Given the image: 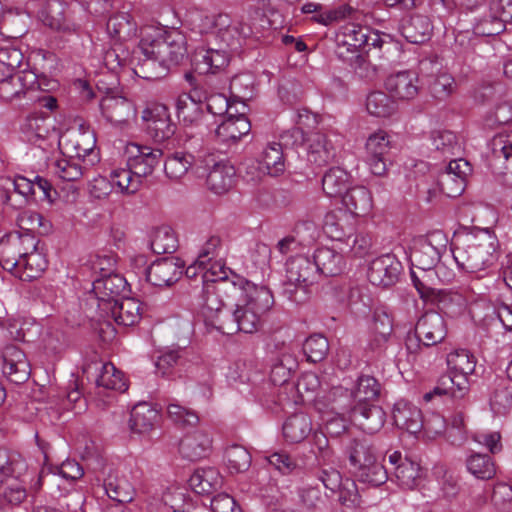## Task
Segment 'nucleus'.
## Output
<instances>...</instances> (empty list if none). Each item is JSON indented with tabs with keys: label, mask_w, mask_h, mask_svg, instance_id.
<instances>
[{
	"label": "nucleus",
	"mask_w": 512,
	"mask_h": 512,
	"mask_svg": "<svg viewBox=\"0 0 512 512\" xmlns=\"http://www.w3.org/2000/svg\"><path fill=\"white\" fill-rule=\"evenodd\" d=\"M250 27H242L239 31L236 26H227L212 32L208 35L218 40V47H213L209 39L207 46H198L192 56V62L195 70L199 74H216L224 70L230 61L228 49H236L240 45V38L246 37L251 33Z\"/></svg>",
	"instance_id": "f257e3e1"
},
{
	"label": "nucleus",
	"mask_w": 512,
	"mask_h": 512,
	"mask_svg": "<svg viewBox=\"0 0 512 512\" xmlns=\"http://www.w3.org/2000/svg\"><path fill=\"white\" fill-rule=\"evenodd\" d=\"M451 251L458 267L468 273L484 271L496 261L494 238L487 231L458 237Z\"/></svg>",
	"instance_id": "f03ea898"
},
{
	"label": "nucleus",
	"mask_w": 512,
	"mask_h": 512,
	"mask_svg": "<svg viewBox=\"0 0 512 512\" xmlns=\"http://www.w3.org/2000/svg\"><path fill=\"white\" fill-rule=\"evenodd\" d=\"M139 51L156 55L168 69L177 66L187 58L186 36L177 29L163 30L148 28L142 31Z\"/></svg>",
	"instance_id": "7ed1b4c3"
},
{
	"label": "nucleus",
	"mask_w": 512,
	"mask_h": 512,
	"mask_svg": "<svg viewBox=\"0 0 512 512\" xmlns=\"http://www.w3.org/2000/svg\"><path fill=\"white\" fill-rule=\"evenodd\" d=\"M220 274L217 278H211L215 272L203 274V288L200 295L199 306L204 318V322L211 320L215 313L222 307L232 305V301L240 300L244 295V290L228 279V274L220 268Z\"/></svg>",
	"instance_id": "20e7f679"
},
{
	"label": "nucleus",
	"mask_w": 512,
	"mask_h": 512,
	"mask_svg": "<svg viewBox=\"0 0 512 512\" xmlns=\"http://www.w3.org/2000/svg\"><path fill=\"white\" fill-rule=\"evenodd\" d=\"M310 121L315 122V116L305 110L298 113L297 124L299 127L285 131L280 136V142L269 143L263 150L259 159V169L270 176H278L285 170V152L289 146H293L304 140L303 126H309Z\"/></svg>",
	"instance_id": "39448f33"
},
{
	"label": "nucleus",
	"mask_w": 512,
	"mask_h": 512,
	"mask_svg": "<svg viewBox=\"0 0 512 512\" xmlns=\"http://www.w3.org/2000/svg\"><path fill=\"white\" fill-rule=\"evenodd\" d=\"M242 303L236 300V317L239 331L253 333L257 330L261 317L272 307L273 296L264 288H254L249 294L244 292Z\"/></svg>",
	"instance_id": "423d86ee"
},
{
	"label": "nucleus",
	"mask_w": 512,
	"mask_h": 512,
	"mask_svg": "<svg viewBox=\"0 0 512 512\" xmlns=\"http://www.w3.org/2000/svg\"><path fill=\"white\" fill-rule=\"evenodd\" d=\"M196 175L206 177L209 190L215 194H223L234 185L236 171L228 162L218 160L215 154L205 152L198 155Z\"/></svg>",
	"instance_id": "0eeeda50"
},
{
	"label": "nucleus",
	"mask_w": 512,
	"mask_h": 512,
	"mask_svg": "<svg viewBox=\"0 0 512 512\" xmlns=\"http://www.w3.org/2000/svg\"><path fill=\"white\" fill-rule=\"evenodd\" d=\"M318 270L312 258L304 255L291 257L286 262V275L283 283V293L294 302L302 299L296 297L298 289L306 292L307 288L317 282Z\"/></svg>",
	"instance_id": "6e6552de"
},
{
	"label": "nucleus",
	"mask_w": 512,
	"mask_h": 512,
	"mask_svg": "<svg viewBox=\"0 0 512 512\" xmlns=\"http://www.w3.org/2000/svg\"><path fill=\"white\" fill-rule=\"evenodd\" d=\"M447 245L448 238L441 230L414 239L410 253L412 268L431 269L440 266L439 261Z\"/></svg>",
	"instance_id": "1a4fd4ad"
},
{
	"label": "nucleus",
	"mask_w": 512,
	"mask_h": 512,
	"mask_svg": "<svg viewBox=\"0 0 512 512\" xmlns=\"http://www.w3.org/2000/svg\"><path fill=\"white\" fill-rule=\"evenodd\" d=\"M415 339L406 340L409 352H416L422 346L431 347L441 343L447 336V325L443 316L436 311L425 312L416 322Z\"/></svg>",
	"instance_id": "9d476101"
},
{
	"label": "nucleus",
	"mask_w": 512,
	"mask_h": 512,
	"mask_svg": "<svg viewBox=\"0 0 512 512\" xmlns=\"http://www.w3.org/2000/svg\"><path fill=\"white\" fill-rule=\"evenodd\" d=\"M38 245L33 234L14 232L0 239V265L3 269L17 274L20 260Z\"/></svg>",
	"instance_id": "9b49d317"
},
{
	"label": "nucleus",
	"mask_w": 512,
	"mask_h": 512,
	"mask_svg": "<svg viewBox=\"0 0 512 512\" xmlns=\"http://www.w3.org/2000/svg\"><path fill=\"white\" fill-rule=\"evenodd\" d=\"M58 144L67 155L82 160L87 165H94L99 160L95 151L96 138L91 131L67 130L59 137Z\"/></svg>",
	"instance_id": "f8f14e48"
},
{
	"label": "nucleus",
	"mask_w": 512,
	"mask_h": 512,
	"mask_svg": "<svg viewBox=\"0 0 512 512\" xmlns=\"http://www.w3.org/2000/svg\"><path fill=\"white\" fill-rule=\"evenodd\" d=\"M23 138L46 151L53 147L55 128L48 113L36 112L28 115L20 126Z\"/></svg>",
	"instance_id": "ddd939ff"
},
{
	"label": "nucleus",
	"mask_w": 512,
	"mask_h": 512,
	"mask_svg": "<svg viewBox=\"0 0 512 512\" xmlns=\"http://www.w3.org/2000/svg\"><path fill=\"white\" fill-rule=\"evenodd\" d=\"M447 365L450 370L447 375L454 378L457 386L454 394L457 397H464L469 391L468 377L475 371V356L465 349L456 350L448 354Z\"/></svg>",
	"instance_id": "4468645a"
},
{
	"label": "nucleus",
	"mask_w": 512,
	"mask_h": 512,
	"mask_svg": "<svg viewBox=\"0 0 512 512\" xmlns=\"http://www.w3.org/2000/svg\"><path fill=\"white\" fill-rule=\"evenodd\" d=\"M125 154L127 166L142 180L153 173L163 156L161 149L137 143H129L126 146Z\"/></svg>",
	"instance_id": "2eb2a0df"
},
{
	"label": "nucleus",
	"mask_w": 512,
	"mask_h": 512,
	"mask_svg": "<svg viewBox=\"0 0 512 512\" xmlns=\"http://www.w3.org/2000/svg\"><path fill=\"white\" fill-rule=\"evenodd\" d=\"M127 282L119 274H109L93 281L92 295L100 312L107 311L111 305L122 297Z\"/></svg>",
	"instance_id": "dca6fc26"
},
{
	"label": "nucleus",
	"mask_w": 512,
	"mask_h": 512,
	"mask_svg": "<svg viewBox=\"0 0 512 512\" xmlns=\"http://www.w3.org/2000/svg\"><path fill=\"white\" fill-rule=\"evenodd\" d=\"M142 120L146 123L148 134L157 142L171 138L176 126L170 118L165 105L151 104L142 111Z\"/></svg>",
	"instance_id": "f3484780"
},
{
	"label": "nucleus",
	"mask_w": 512,
	"mask_h": 512,
	"mask_svg": "<svg viewBox=\"0 0 512 512\" xmlns=\"http://www.w3.org/2000/svg\"><path fill=\"white\" fill-rule=\"evenodd\" d=\"M2 370L7 379L15 384L25 383L31 373V366L25 352L15 344L6 345L1 353Z\"/></svg>",
	"instance_id": "a211bd4d"
},
{
	"label": "nucleus",
	"mask_w": 512,
	"mask_h": 512,
	"mask_svg": "<svg viewBox=\"0 0 512 512\" xmlns=\"http://www.w3.org/2000/svg\"><path fill=\"white\" fill-rule=\"evenodd\" d=\"M381 385L376 378L369 375H362L358 378L355 389L351 392L343 387H334L330 395L341 398L346 403L353 399L354 404L371 405L380 395Z\"/></svg>",
	"instance_id": "6ab92c4d"
},
{
	"label": "nucleus",
	"mask_w": 512,
	"mask_h": 512,
	"mask_svg": "<svg viewBox=\"0 0 512 512\" xmlns=\"http://www.w3.org/2000/svg\"><path fill=\"white\" fill-rule=\"evenodd\" d=\"M402 272V264L393 254L381 255L370 263L368 279L371 284L390 287L397 283Z\"/></svg>",
	"instance_id": "aec40b11"
},
{
	"label": "nucleus",
	"mask_w": 512,
	"mask_h": 512,
	"mask_svg": "<svg viewBox=\"0 0 512 512\" xmlns=\"http://www.w3.org/2000/svg\"><path fill=\"white\" fill-rule=\"evenodd\" d=\"M185 262L180 258L166 257L153 262L146 270L147 281L156 287L176 283L183 274Z\"/></svg>",
	"instance_id": "412c9836"
},
{
	"label": "nucleus",
	"mask_w": 512,
	"mask_h": 512,
	"mask_svg": "<svg viewBox=\"0 0 512 512\" xmlns=\"http://www.w3.org/2000/svg\"><path fill=\"white\" fill-rule=\"evenodd\" d=\"M398 30L409 43L423 44L431 38L433 24L425 14L409 13L399 21Z\"/></svg>",
	"instance_id": "4be33fe9"
},
{
	"label": "nucleus",
	"mask_w": 512,
	"mask_h": 512,
	"mask_svg": "<svg viewBox=\"0 0 512 512\" xmlns=\"http://www.w3.org/2000/svg\"><path fill=\"white\" fill-rule=\"evenodd\" d=\"M390 148V137L385 131L379 130L368 137L366 162L374 175L382 176L386 173V155Z\"/></svg>",
	"instance_id": "5701e85b"
},
{
	"label": "nucleus",
	"mask_w": 512,
	"mask_h": 512,
	"mask_svg": "<svg viewBox=\"0 0 512 512\" xmlns=\"http://www.w3.org/2000/svg\"><path fill=\"white\" fill-rule=\"evenodd\" d=\"M305 146L307 161L315 167H323L335 158V147L322 132L309 133L305 138Z\"/></svg>",
	"instance_id": "b1692460"
},
{
	"label": "nucleus",
	"mask_w": 512,
	"mask_h": 512,
	"mask_svg": "<svg viewBox=\"0 0 512 512\" xmlns=\"http://www.w3.org/2000/svg\"><path fill=\"white\" fill-rule=\"evenodd\" d=\"M39 88L37 75L30 70L17 71L10 79L0 84V98L12 101L25 97L26 94Z\"/></svg>",
	"instance_id": "393cba45"
},
{
	"label": "nucleus",
	"mask_w": 512,
	"mask_h": 512,
	"mask_svg": "<svg viewBox=\"0 0 512 512\" xmlns=\"http://www.w3.org/2000/svg\"><path fill=\"white\" fill-rule=\"evenodd\" d=\"M351 419L362 431L368 434H374L380 431L384 426L386 413L382 407L375 404H353L351 408Z\"/></svg>",
	"instance_id": "a878e982"
},
{
	"label": "nucleus",
	"mask_w": 512,
	"mask_h": 512,
	"mask_svg": "<svg viewBox=\"0 0 512 512\" xmlns=\"http://www.w3.org/2000/svg\"><path fill=\"white\" fill-rule=\"evenodd\" d=\"M250 130L251 124L245 116V111L235 109V113H229L217 126L215 136L223 143H235L242 136L247 135Z\"/></svg>",
	"instance_id": "bb28decb"
},
{
	"label": "nucleus",
	"mask_w": 512,
	"mask_h": 512,
	"mask_svg": "<svg viewBox=\"0 0 512 512\" xmlns=\"http://www.w3.org/2000/svg\"><path fill=\"white\" fill-rule=\"evenodd\" d=\"M365 33L367 27L357 23H346L340 27L336 34L337 57H346L348 52H355L365 45Z\"/></svg>",
	"instance_id": "cd10ccee"
},
{
	"label": "nucleus",
	"mask_w": 512,
	"mask_h": 512,
	"mask_svg": "<svg viewBox=\"0 0 512 512\" xmlns=\"http://www.w3.org/2000/svg\"><path fill=\"white\" fill-rule=\"evenodd\" d=\"M100 108L105 119L116 126L127 123L135 115L133 103L122 96L103 97Z\"/></svg>",
	"instance_id": "c85d7f7f"
},
{
	"label": "nucleus",
	"mask_w": 512,
	"mask_h": 512,
	"mask_svg": "<svg viewBox=\"0 0 512 512\" xmlns=\"http://www.w3.org/2000/svg\"><path fill=\"white\" fill-rule=\"evenodd\" d=\"M129 63L135 75L146 80L161 79L169 71L168 67L161 63L156 55L141 53L139 47L133 52Z\"/></svg>",
	"instance_id": "c756f323"
},
{
	"label": "nucleus",
	"mask_w": 512,
	"mask_h": 512,
	"mask_svg": "<svg viewBox=\"0 0 512 512\" xmlns=\"http://www.w3.org/2000/svg\"><path fill=\"white\" fill-rule=\"evenodd\" d=\"M386 89L400 100L414 99L419 93V78L413 71H401L390 75L385 81Z\"/></svg>",
	"instance_id": "7c9ffc66"
},
{
	"label": "nucleus",
	"mask_w": 512,
	"mask_h": 512,
	"mask_svg": "<svg viewBox=\"0 0 512 512\" xmlns=\"http://www.w3.org/2000/svg\"><path fill=\"white\" fill-rule=\"evenodd\" d=\"M392 417L398 428L410 434L416 435L422 431L423 416L421 410L407 401L400 400L395 403Z\"/></svg>",
	"instance_id": "2f4dec72"
},
{
	"label": "nucleus",
	"mask_w": 512,
	"mask_h": 512,
	"mask_svg": "<svg viewBox=\"0 0 512 512\" xmlns=\"http://www.w3.org/2000/svg\"><path fill=\"white\" fill-rule=\"evenodd\" d=\"M161 419L159 410L150 403L139 402L131 411L130 429L138 434L151 432Z\"/></svg>",
	"instance_id": "473e14b6"
},
{
	"label": "nucleus",
	"mask_w": 512,
	"mask_h": 512,
	"mask_svg": "<svg viewBox=\"0 0 512 512\" xmlns=\"http://www.w3.org/2000/svg\"><path fill=\"white\" fill-rule=\"evenodd\" d=\"M101 315L111 317L118 325L132 326L140 319V303L134 298L123 297Z\"/></svg>",
	"instance_id": "72a5a7b5"
},
{
	"label": "nucleus",
	"mask_w": 512,
	"mask_h": 512,
	"mask_svg": "<svg viewBox=\"0 0 512 512\" xmlns=\"http://www.w3.org/2000/svg\"><path fill=\"white\" fill-rule=\"evenodd\" d=\"M354 226L349 215L342 210L327 212L323 220V231L332 240L342 242L351 238Z\"/></svg>",
	"instance_id": "f704fd0d"
},
{
	"label": "nucleus",
	"mask_w": 512,
	"mask_h": 512,
	"mask_svg": "<svg viewBox=\"0 0 512 512\" xmlns=\"http://www.w3.org/2000/svg\"><path fill=\"white\" fill-rule=\"evenodd\" d=\"M313 262L318 270V276H336L342 273L345 261L342 253L329 247L317 248L313 254Z\"/></svg>",
	"instance_id": "c9c22d12"
},
{
	"label": "nucleus",
	"mask_w": 512,
	"mask_h": 512,
	"mask_svg": "<svg viewBox=\"0 0 512 512\" xmlns=\"http://www.w3.org/2000/svg\"><path fill=\"white\" fill-rule=\"evenodd\" d=\"M104 489L107 496L118 504L131 502L136 493L128 477L118 472L108 474L104 481Z\"/></svg>",
	"instance_id": "e433bc0d"
},
{
	"label": "nucleus",
	"mask_w": 512,
	"mask_h": 512,
	"mask_svg": "<svg viewBox=\"0 0 512 512\" xmlns=\"http://www.w3.org/2000/svg\"><path fill=\"white\" fill-rule=\"evenodd\" d=\"M211 443V438L207 433L196 431L182 438L179 451L184 458L196 461L208 455Z\"/></svg>",
	"instance_id": "4c0bfd02"
},
{
	"label": "nucleus",
	"mask_w": 512,
	"mask_h": 512,
	"mask_svg": "<svg viewBox=\"0 0 512 512\" xmlns=\"http://www.w3.org/2000/svg\"><path fill=\"white\" fill-rule=\"evenodd\" d=\"M223 478L216 468H198L189 478L191 489L201 495H209L222 487Z\"/></svg>",
	"instance_id": "58836bf2"
},
{
	"label": "nucleus",
	"mask_w": 512,
	"mask_h": 512,
	"mask_svg": "<svg viewBox=\"0 0 512 512\" xmlns=\"http://www.w3.org/2000/svg\"><path fill=\"white\" fill-rule=\"evenodd\" d=\"M342 203L350 214L357 217L368 215L373 207L372 195L364 186L348 189L342 196Z\"/></svg>",
	"instance_id": "ea45409f"
},
{
	"label": "nucleus",
	"mask_w": 512,
	"mask_h": 512,
	"mask_svg": "<svg viewBox=\"0 0 512 512\" xmlns=\"http://www.w3.org/2000/svg\"><path fill=\"white\" fill-rule=\"evenodd\" d=\"M176 113L185 124H197L205 116L204 102L192 93H182L175 101Z\"/></svg>",
	"instance_id": "a19ab883"
},
{
	"label": "nucleus",
	"mask_w": 512,
	"mask_h": 512,
	"mask_svg": "<svg viewBox=\"0 0 512 512\" xmlns=\"http://www.w3.org/2000/svg\"><path fill=\"white\" fill-rule=\"evenodd\" d=\"M345 452L354 470L378 458L375 448L366 438L350 439Z\"/></svg>",
	"instance_id": "79ce46f5"
},
{
	"label": "nucleus",
	"mask_w": 512,
	"mask_h": 512,
	"mask_svg": "<svg viewBox=\"0 0 512 512\" xmlns=\"http://www.w3.org/2000/svg\"><path fill=\"white\" fill-rule=\"evenodd\" d=\"M312 431V422L305 413H296L287 418L283 424V436L290 443H300Z\"/></svg>",
	"instance_id": "37998d69"
},
{
	"label": "nucleus",
	"mask_w": 512,
	"mask_h": 512,
	"mask_svg": "<svg viewBox=\"0 0 512 512\" xmlns=\"http://www.w3.org/2000/svg\"><path fill=\"white\" fill-rule=\"evenodd\" d=\"M198 157L188 152L177 151L171 154L165 161L164 170L170 179L178 180L191 169L196 174Z\"/></svg>",
	"instance_id": "c03bdc74"
},
{
	"label": "nucleus",
	"mask_w": 512,
	"mask_h": 512,
	"mask_svg": "<svg viewBox=\"0 0 512 512\" xmlns=\"http://www.w3.org/2000/svg\"><path fill=\"white\" fill-rule=\"evenodd\" d=\"M275 349L283 350L281 358H278L272 365L270 371V380L274 385L281 386L288 382L291 376V372L296 367L295 359L289 352L284 341L277 342L274 344Z\"/></svg>",
	"instance_id": "a18cd8bd"
},
{
	"label": "nucleus",
	"mask_w": 512,
	"mask_h": 512,
	"mask_svg": "<svg viewBox=\"0 0 512 512\" xmlns=\"http://www.w3.org/2000/svg\"><path fill=\"white\" fill-rule=\"evenodd\" d=\"M333 405L332 410H336L335 414H328L324 418L325 429L331 436H339L344 433L348 427V421L344 417L346 412L351 413L352 404L346 403L341 398L332 397L330 395Z\"/></svg>",
	"instance_id": "49530a36"
},
{
	"label": "nucleus",
	"mask_w": 512,
	"mask_h": 512,
	"mask_svg": "<svg viewBox=\"0 0 512 512\" xmlns=\"http://www.w3.org/2000/svg\"><path fill=\"white\" fill-rule=\"evenodd\" d=\"M441 269L442 266L431 269L411 268V279L421 298L428 299L434 295Z\"/></svg>",
	"instance_id": "de8ad7c7"
},
{
	"label": "nucleus",
	"mask_w": 512,
	"mask_h": 512,
	"mask_svg": "<svg viewBox=\"0 0 512 512\" xmlns=\"http://www.w3.org/2000/svg\"><path fill=\"white\" fill-rule=\"evenodd\" d=\"M47 267V260L45 256L37 251V247L32 251H27V254L20 260L18 273L15 274L22 280H33L38 278Z\"/></svg>",
	"instance_id": "09e8293b"
},
{
	"label": "nucleus",
	"mask_w": 512,
	"mask_h": 512,
	"mask_svg": "<svg viewBox=\"0 0 512 512\" xmlns=\"http://www.w3.org/2000/svg\"><path fill=\"white\" fill-rule=\"evenodd\" d=\"M26 470L27 463L21 454L0 447V479L19 478Z\"/></svg>",
	"instance_id": "8fccbe9b"
},
{
	"label": "nucleus",
	"mask_w": 512,
	"mask_h": 512,
	"mask_svg": "<svg viewBox=\"0 0 512 512\" xmlns=\"http://www.w3.org/2000/svg\"><path fill=\"white\" fill-rule=\"evenodd\" d=\"M235 303L236 301H232V305L219 309V311L215 313V316L211 317V320L205 322L206 326L227 335L239 332Z\"/></svg>",
	"instance_id": "3c124183"
},
{
	"label": "nucleus",
	"mask_w": 512,
	"mask_h": 512,
	"mask_svg": "<svg viewBox=\"0 0 512 512\" xmlns=\"http://www.w3.org/2000/svg\"><path fill=\"white\" fill-rule=\"evenodd\" d=\"M107 32L115 39L125 41L136 34V23L128 13H117L112 15L106 24Z\"/></svg>",
	"instance_id": "603ef678"
},
{
	"label": "nucleus",
	"mask_w": 512,
	"mask_h": 512,
	"mask_svg": "<svg viewBox=\"0 0 512 512\" xmlns=\"http://www.w3.org/2000/svg\"><path fill=\"white\" fill-rule=\"evenodd\" d=\"M110 180L113 186H116L121 193L133 195L138 192L143 180L134 174L130 167L116 168L110 172Z\"/></svg>",
	"instance_id": "864d4df0"
},
{
	"label": "nucleus",
	"mask_w": 512,
	"mask_h": 512,
	"mask_svg": "<svg viewBox=\"0 0 512 512\" xmlns=\"http://www.w3.org/2000/svg\"><path fill=\"white\" fill-rule=\"evenodd\" d=\"M490 148L492 161L503 162L505 168L512 173V131L495 135Z\"/></svg>",
	"instance_id": "5fc2aeb1"
},
{
	"label": "nucleus",
	"mask_w": 512,
	"mask_h": 512,
	"mask_svg": "<svg viewBox=\"0 0 512 512\" xmlns=\"http://www.w3.org/2000/svg\"><path fill=\"white\" fill-rule=\"evenodd\" d=\"M349 174L340 167L329 169L322 178V189L328 197L341 196L347 191Z\"/></svg>",
	"instance_id": "6e6d98bb"
},
{
	"label": "nucleus",
	"mask_w": 512,
	"mask_h": 512,
	"mask_svg": "<svg viewBox=\"0 0 512 512\" xmlns=\"http://www.w3.org/2000/svg\"><path fill=\"white\" fill-rule=\"evenodd\" d=\"M354 473L359 482L374 487L384 484L388 479V470L383 466L378 458L358 467L354 470Z\"/></svg>",
	"instance_id": "4d7b16f0"
},
{
	"label": "nucleus",
	"mask_w": 512,
	"mask_h": 512,
	"mask_svg": "<svg viewBox=\"0 0 512 512\" xmlns=\"http://www.w3.org/2000/svg\"><path fill=\"white\" fill-rule=\"evenodd\" d=\"M230 98L233 101L242 104V110H245L244 102L250 100L254 91V76L250 73H241L235 75L230 80L229 85Z\"/></svg>",
	"instance_id": "13d9d810"
},
{
	"label": "nucleus",
	"mask_w": 512,
	"mask_h": 512,
	"mask_svg": "<svg viewBox=\"0 0 512 512\" xmlns=\"http://www.w3.org/2000/svg\"><path fill=\"white\" fill-rule=\"evenodd\" d=\"M54 173L64 181H78L81 179L85 171L91 165L83 163L82 160L71 157L68 155L66 158H61L55 162Z\"/></svg>",
	"instance_id": "bf43d9fd"
},
{
	"label": "nucleus",
	"mask_w": 512,
	"mask_h": 512,
	"mask_svg": "<svg viewBox=\"0 0 512 512\" xmlns=\"http://www.w3.org/2000/svg\"><path fill=\"white\" fill-rule=\"evenodd\" d=\"M467 470L477 479L489 480L496 474V466L487 454L473 453L466 459Z\"/></svg>",
	"instance_id": "052dcab7"
},
{
	"label": "nucleus",
	"mask_w": 512,
	"mask_h": 512,
	"mask_svg": "<svg viewBox=\"0 0 512 512\" xmlns=\"http://www.w3.org/2000/svg\"><path fill=\"white\" fill-rule=\"evenodd\" d=\"M396 102L383 91L371 92L366 99V109L375 117H389L396 110Z\"/></svg>",
	"instance_id": "680f3d73"
},
{
	"label": "nucleus",
	"mask_w": 512,
	"mask_h": 512,
	"mask_svg": "<svg viewBox=\"0 0 512 512\" xmlns=\"http://www.w3.org/2000/svg\"><path fill=\"white\" fill-rule=\"evenodd\" d=\"M150 246L156 254L173 253L178 247V240L171 227L161 226L154 230Z\"/></svg>",
	"instance_id": "e2e57ef3"
},
{
	"label": "nucleus",
	"mask_w": 512,
	"mask_h": 512,
	"mask_svg": "<svg viewBox=\"0 0 512 512\" xmlns=\"http://www.w3.org/2000/svg\"><path fill=\"white\" fill-rule=\"evenodd\" d=\"M420 465L411 459L404 457V461L392 472L397 483L406 489H413L420 478Z\"/></svg>",
	"instance_id": "0e129e2a"
},
{
	"label": "nucleus",
	"mask_w": 512,
	"mask_h": 512,
	"mask_svg": "<svg viewBox=\"0 0 512 512\" xmlns=\"http://www.w3.org/2000/svg\"><path fill=\"white\" fill-rule=\"evenodd\" d=\"M96 384L98 387L120 392H124L127 389L122 372L110 362L102 365L100 374L96 379Z\"/></svg>",
	"instance_id": "69168bd1"
},
{
	"label": "nucleus",
	"mask_w": 512,
	"mask_h": 512,
	"mask_svg": "<svg viewBox=\"0 0 512 512\" xmlns=\"http://www.w3.org/2000/svg\"><path fill=\"white\" fill-rule=\"evenodd\" d=\"M185 350L182 348L168 349L162 352L155 361L156 372L162 377L174 374L175 368L182 364Z\"/></svg>",
	"instance_id": "338daca9"
},
{
	"label": "nucleus",
	"mask_w": 512,
	"mask_h": 512,
	"mask_svg": "<svg viewBox=\"0 0 512 512\" xmlns=\"http://www.w3.org/2000/svg\"><path fill=\"white\" fill-rule=\"evenodd\" d=\"M162 502L171 508L173 512H189L191 503L185 488L179 486H171L162 493Z\"/></svg>",
	"instance_id": "774afa93"
}]
</instances>
